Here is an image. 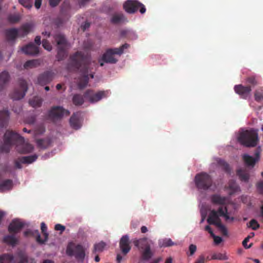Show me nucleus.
Instances as JSON below:
<instances>
[{
    "instance_id": "nucleus-24",
    "label": "nucleus",
    "mask_w": 263,
    "mask_h": 263,
    "mask_svg": "<svg viewBox=\"0 0 263 263\" xmlns=\"http://www.w3.org/2000/svg\"><path fill=\"white\" fill-rule=\"evenodd\" d=\"M227 198L219 194H215L211 196V200L213 204L224 205L226 204Z\"/></svg>"
},
{
    "instance_id": "nucleus-49",
    "label": "nucleus",
    "mask_w": 263,
    "mask_h": 263,
    "mask_svg": "<svg viewBox=\"0 0 263 263\" xmlns=\"http://www.w3.org/2000/svg\"><path fill=\"white\" fill-rule=\"evenodd\" d=\"M42 46L46 50L50 51L52 49V46L50 43L46 39H43L42 41Z\"/></svg>"
},
{
    "instance_id": "nucleus-3",
    "label": "nucleus",
    "mask_w": 263,
    "mask_h": 263,
    "mask_svg": "<svg viewBox=\"0 0 263 263\" xmlns=\"http://www.w3.org/2000/svg\"><path fill=\"white\" fill-rule=\"evenodd\" d=\"M134 246L140 251L141 257L139 263L141 261H148L154 255V253L151 250V245L153 244L152 240L146 237L140 239H135L133 241Z\"/></svg>"
},
{
    "instance_id": "nucleus-21",
    "label": "nucleus",
    "mask_w": 263,
    "mask_h": 263,
    "mask_svg": "<svg viewBox=\"0 0 263 263\" xmlns=\"http://www.w3.org/2000/svg\"><path fill=\"white\" fill-rule=\"evenodd\" d=\"M10 119V112L7 109L0 111V127H6Z\"/></svg>"
},
{
    "instance_id": "nucleus-23",
    "label": "nucleus",
    "mask_w": 263,
    "mask_h": 263,
    "mask_svg": "<svg viewBox=\"0 0 263 263\" xmlns=\"http://www.w3.org/2000/svg\"><path fill=\"white\" fill-rule=\"evenodd\" d=\"M80 117V114L77 112L74 113L70 117L69 120L70 126L75 129H78L81 127Z\"/></svg>"
},
{
    "instance_id": "nucleus-25",
    "label": "nucleus",
    "mask_w": 263,
    "mask_h": 263,
    "mask_svg": "<svg viewBox=\"0 0 263 263\" xmlns=\"http://www.w3.org/2000/svg\"><path fill=\"white\" fill-rule=\"evenodd\" d=\"M9 80L10 75L8 71L5 70L0 73V91L4 90Z\"/></svg>"
},
{
    "instance_id": "nucleus-55",
    "label": "nucleus",
    "mask_w": 263,
    "mask_h": 263,
    "mask_svg": "<svg viewBox=\"0 0 263 263\" xmlns=\"http://www.w3.org/2000/svg\"><path fill=\"white\" fill-rule=\"evenodd\" d=\"M257 189L260 193H263V181H259L257 183Z\"/></svg>"
},
{
    "instance_id": "nucleus-31",
    "label": "nucleus",
    "mask_w": 263,
    "mask_h": 263,
    "mask_svg": "<svg viewBox=\"0 0 263 263\" xmlns=\"http://www.w3.org/2000/svg\"><path fill=\"white\" fill-rule=\"evenodd\" d=\"M218 165L227 173L230 174L231 172V168L229 164L224 160L218 159L217 160Z\"/></svg>"
},
{
    "instance_id": "nucleus-45",
    "label": "nucleus",
    "mask_w": 263,
    "mask_h": 263,
    "mask_svg": "<svg viewBox=\"0 0 263 263\" xmlns=\"http://www.w3.org/2000/svg\"><path fill=\"white\" fill-rule=\"evenodd\" d=\"M20 260L18 263H32L33 259H29L25 254L20 255Z\"/></svg>"
},
{
    "instance_id": "nucleus-28",
    "label": "nucleus",
    "mask_w": 263,
    "mask_h": 263,
    "mask_svg": "<svg viewBox=\"0 0 263 263\" xmlns=\"http://www.w3.org/2000/svg\"><path fill=\"white\" fill-rule=\"evenodd\" d=\"M12 181L6 179L0 182V192H3L6 190H10L12 187Z\"/></svg>"
},
{
    "instance_id": "nucleus-44",
    "label": "nucleus",
    "mask_w": 263,
    "mask_h": 263,
    "mask_svg": "<svg viewBox=\"0 0 263 263\" xmlns=\"http://www.w3.org/2000/svg\"><path fill=\"white\" fill-rule=\"evenodd\" d=\"M37 64V60H29L27 61L24 65L25 68H33L35 67Z\"/></svg>"
},
{
    "instance_id": "nucleus-40",
    "label": "nucleus",
    "mask_w": 263,
    "mask_h": 263,
    "mask_svg": "<svg viewBox=\"0 0 263 263\" xmlns=\"http://www.w3.org/2000/svg\"><path fill=\"white\" fill-rule=\"evenodd\" d=\"M246 83L250 84L252 86H255L258 84V79L255 76H251L247 78Z\"/></svg>"
},
{
    "instance_id": "nucleus-19",
    "label": "nucleus",
    "mask_w": 263,
    "mask_h": 263,
    "mask_svg": "<svg viewBox=\"0 0 263 263\" xmlns=\"http://www.w3.org/2000/svg\"><path fill=\"white\" fill-rule=\"evenodd\" d=\"M234 90L241 98L246 99L249 96L252 89L251 86H245L241 84H239L235 86Z\"/></svg>"
},
{
    "instance_id": "nucleus-32",
    "label": "nucleus",
    "mask_w": 263,
    "mask_h": 263,
    "mask_svg": "<svg viewBox=\"0 0 263 263\" xmlns=\"http://www.w3.org/2000/svg\"><path fill=\"white\" fill-rule=\"evenodd\" d=\"M237 175L239 176L241 181L247 182L249 179V174L245 170L241 169L238 170L237 171Z\"/></svg>"
},
{
    "instance_id": "nucleus-33",
    "label": "nucleus",
    "mask_w": 263,
    "mask_h": 263,
    "mask_svg": "<svg viewBox=\"0 0 263 263\" xmlns=\"http://www.w3.org/2000/svg\"><path fill=\"white\" fill-rule=\"evenodd\" d=\"M125 18L122 13H118L114 14L111 18V22L114 24H118L124 22Z\"/></svg>"
},
{
    "instance_id": "nucleus-22",
    "label": "nucleus",
    "mask_w": 263,
    "mask_h": 263,
    "mask_svg": "<svg viewBox=\"0 0 263 263\" xmlns=\"http://www.w3.org/2000/svg\"><path fill=\"white\" fill-rule=\"evenodd\" d=\"M22 50L26 54L29 55H36L39 52L38 47L34 45L32 43H29L27 45L23 47Z\"/></svg>"
},
{
    "instance_id": "nucleus-53",
    "label": "nucleus",
    "mask_w": 263,
    "mask_h": 263,
    "mask_svg": "<svg viewBox=\"0 0 263 263\" xmlns=\"http://www.w3.org/2000/svg\"><path fill=\"white\" fill-rule=\"evenodd\" d=\"M54 229L56 231H60L61 233H62L65 230V227L61 224H57L55 225Z\"/></svg>"
},
{
    "instance_id": "nucleus-20",
    "label": "nucleus",
    "mask_w": 263,
    "mask_h": 263,
    "mask_svg": "<svg viewBox=\"0 0 263 263\" xmlns=\"http://www.w3.org/2000/svg\"><path fill=\"white\" fill-rule=\"evenodd\" d=\"M24 225V223L19 219H13L8 227V231L10 233H17L21 231Z\"/></svg>"
},
{
    "instance_id": "nucleus-51",
    "label": "nucleus",
    "mask_w": 263,
    "mask_h": 263,
    "mask_svg": "<svg viewBox=\"0 0 263 263\" xmlns=\"http://www.w3.org/2000/svg\"><path fill=\"white\" fill-rule=\"evenodd\" d=\"M197 247L196 245L191 244L189 246L190 256H192L196 251Z\"/></svg>"
},
{
    "instance_id": "nucleus-60",
    "label": "nucleus",
    "mask_w": 263,
    "mask_h": 263,
    "mask_svg": "<svg viewBox=\"0 0 263 263\" xmlns=\"http://www.w3.org/2000/svg\"><path fill=\"white\" fill-rule=\"evenodd\" d=\"M90 27V23L88 22H85L83 25L81 26V28L83 31L86 30Z\"/></svg>"
},
{
    "instance_id": "nucleus-26",
    "label": "nucleus",
    "mask_w": 263,
    "mask_h": 263,
    "mask_svg": "<svg viewBox=\"0 0 263 263\" xmlns=\"http://www.w3.org/2000/svg\"><path fill=\"white\" fill-rule=\"evenodd\" d=\"M216 212H217V215L218 218L220 217H223L226 221L230 220L231 221H233L234 219L233 217H230L228 215V209L226 206H220Z\"/></svg>"
},
{
    "instance_id": "nucleus-39",
    "label": "nucleus",
    "mask_w": 263,
    "mask_h": 263,
    "mask_svg": "<svg viewBox=\"0 0 263 263\" xmlns=\"http://www.w3.org/2000/svg\"><path fill=\"white\" fill-rule=\"evenodd\" d=\"M255 100L257 102L263 101V88L259 87L255 90L254 93Z\"/></svg>"
},
{
    "instance_id": "nucleus-8",
    "label": "nucleus",
    "mask_w": 263,
    "mask_h": 263,
    "mask_svg": "<svg viewBox=\"0 0 263 263\" xmlns=\"http://www.w3.org/2000/svg\"><path fill=\"white\" fill-rule=\"evenodd\" d=\"M28 90V86L26 81L22 79L18 80V85L14 88L9 96L13 100H20L23 99Z\"/></svg>"
},
{
    "instance_id": "nucleus-14",
    "label": "nucleus",
    "mask_w": 263,
    "mask_h": 263,
    "mask_svg": "<svg viewBox=\"0 0 263 263\" xmlns=\"http://www.w3.org/2000/svg\"><path fill=\"white\" fill-rule=\"evenodd\" d=\"M70 112L61 106H54L51 108L48 112L49 118L52 120L62 118L63 116H69Z\"/></svg>"
},
{
    "instance_id": "nucleus-29",
    "label": "nucleus",
    "mask_w": 263,
    "mask_h": 263,
    "mask_svg": "<svg viewBox=\"0 0 263 263\" xmlns=\"http://www.w3.org/2000/svg\"><path fill=\"white\" fill-rule=\"evenodd\" d=\"M3 241L8 245L14 246L17 244L18 240L13 235H8L4 237Z\"/></svg>"
},
{
    "instance_id": "nucleus-13",
    "label": "nucleus",
    "mask_w": 263,
    "mask_h": 263,
    "mask_svg": "<svg viewBox=\"0 0 263 263\" xmlns=\"http://www.w3.org/2000/svg\"><path fill=\"white\" fill-rule=\"evenodd\" d=\"M108 93L107 91H99L95 92L93 90L88 89L84 94V98L90 103H95L103 98H105Z\"/></svg>"
},
{
    "instance_id": "nucleus-35",
    "label": "nucleus",
    "mask_w": 263,
    "mask_h": 263,
    "mask_svg": "<svg viewBox=\"0 0 263 263\" xmlns=\"http://www.w3.org/2000/svg\"><path fill=\"white\" fill-rule=\"evenodd\" d=\"M12 255L4 254L0 256V263H11L13 260Z\"/></svg>"
},
{
    "instance_id": "nucleus-15",
    "label": "nucleus",
    "mask_w": 263,
    "mask_h": 263,
    "mask_svg": "<svg viewBox=\"0 0 263 263\" xmlns=\"http://www.w3.org/2000/svg\"><path fill=\"white\" fill-rule=\"evenodd\" d=\"M260 152V147H258L255 150L254 154L255 157L250 156L248 154H244L242 156V159L245 164L247 166H251L252 167H254L256 162L259 160Z\"/></svg>"
},
{
    "instance_id": "nucleus-37",
    "label": "nucleus",
    "mask_w": 263,
    "mask_h": 263,
    "mask_svg": "<svg viewBox=\"0 0 263 263\" xmlns=\"http://www.w3.org/2000/svg\"><path fill=\"white\" fill-rule=\"evenodd\" d=\"M42 103V100L39 97H34L29 100L30 105L33 107H40Z\"/></svg>"
},
{
    "instance_id": "nucleus-16",
    "label": "nucleus",
    "mask_w": 263,
    "mask_h": 263,
    "mask_svg": "<svg viewBox=\"0 0 263 263\" xmlns=\"http://www.w3.org/2000/svg\"><path fill=\"white\" fill-rule=\"evenodd\" d=\"M37 158L36 155L19 157L14 160V167L16 169H21L22 164H30L34 162Z\"/></svg>"
},
{
    "instance_id": "nucleus-56",
    "label": "nucleus",
    "mask_w": 263,
    "mask_h": 263,
    "mask_svg": "<svg viewBox=\"0 0 263 263\" xmlns=\"http://www.w3.org/2000/svg\"><path fill=\"white\" fill-rule=\"evenodd\" d=\"M12 110L17 114H19L21 112L22 108L21 106L16 105V106H13Z\"/></svg>"
},
{
    "instance_id": "nucleus-43",
    "label": "nucleus",
    "mask_w": 263,
    "mask_h": 263,
    "mask_svg": "<svg viewBox=\"0 0 263 263\" xmlns=\"http://www.w3.org/2000/svg\"><path fill=\"white\" fill-rule=\"evenodd\" d=\"M106 244L105 242L101 241L95 245L94 250L95 252H102Z\"/></svg>"
},
{
    "instance_id": "nucleus-1",
    "label": "nucleus",
    "mask_w": 263,
    "mask_h": 263,
    "mask_svg": "<svg viewBox=\"0 0 263 263\" xmlns=\"http://www.w3.org/2000/svg\"><path fill=\"white\" fill-rule=\"evenodd\" d=\"M91 63L90 58L82 51H77L69 57L67 64L68 69L74 71H79L82 74L78 82V87L80 89H83L87 86L89 77L91 79L94 78V73L88 74L91 71Z\"/></svg>"
},
{
    "instance_id": "nucleus-54",
    "label": "nucleus",
    "mask_w": 263,
    "mask_h": 263,
    "mask_svg": "<svg viewBox=\"0 0 263 263\" xmlns=\"http://www.w3.org/2000/svg\"><path fill=\"white\" fill-rule=\"evenodd\" d=\"M61 0H49V5L52 7H54L59 5Z\"/></svg>"
},
{
    "instance_id": "nucleus-47",
    "label": "nucleus",
    "mask_w": 263,
    "mask_h": 263,
    "mask_svg": "<svg viewBox=\"0 0 263 263\" xmlns=\"http://www.w3.org/2000/svg\"><path fill=\"white\" fill-rule=\"evenodd\" d=\"M19 3L24 7L30 9L32 7L30 0H18Z\"/></svg>"
},
{
    "instance_id": "nucleus-12",
    "label": "nucleus",
    "mask_w": 263,
    "mask_h": 263,
    "mask_svg": "<svg viewBox=\"0 0 263 263\" xmlns=\"http://www.w3.org/2000/svg\"><path fill=\"white\" fill-rule=\"evenodd\" d=\"M216 213V210H212L209 214L207 219V222L210 224H213L217 226L223 236H228V232L227 229L222 224L221 219L220 218L218 217Z\"/></svg>"
},
{
    "instance_id": "nucleus-17",
    "label": "nucleus",
    "mask_w": 263,
    "mask_h": 263,
    "mask_svg": "<svg viewBox=\"0 0 263 263\" xmlns=\"http://www.w3.org/2000/svg\"><path fill=\"white\" fill-rule=\"evenodd\" d=\"M54 74V73L51 70L46 71L39 75L37 82L41 85H45L53 80Z\"/></svg>"
},
{
    "instance_id": "nucleus-46",
    "label": "nucleus",
    "mask_w": 263,
    "mask_h": 263,
    "mask_svg": "<svg viewBox=\"0 0 263 263\" xmlns=\"http://www.w3.org/2000/svg\"><path fill=\"white\" fill-rule=\"evenodd\" d=\"M8 19L10 23H15L20 21V17L18 15L12 14L8 16Z\"/></svg>"
},
{
    "instance_id": "nucleus-11",
    "label": "nucleus",
    "mask_w": 263,
    "mask_h": 263,
    "mask_svg": "<svg viewBox=\"0 0 263 263\" xmlns=\"http://www.w3.org/2000/svg\"><path fill=\"white\" fill-rule=\"evenodd\" d=\"M123 8L126 12L130 14L135 13L139 8L141 14L146 11L144 5L137 0H127L124 3Z\"/></svg>"
},
{
    "instance_id": "nucleus-61",
    "label": "nucleus",
    "mask_w": 263,
    "mask_h": 263,
    "mask_svg": "<svg viewBox=\"0 0 263 263\" xmlns=\"http://www.w3.org/2000/svg\"><path fill=\"white\" fill-rule=\"evenodd\" d=\"M205 230L208 231L211 236H214L213 232L211 229V228L209 226H206L205 227Z\"/></svg>"
},
{
    "instance_id": "nucleus-58",
    "label": "nucleus",
    "mask_w": 263,
    "mask_h": 263,
    "mask_svg": "<svg viewBox=\"0 0 263 263\" xmlns=\"http://www.w3.org/2000/svg\"><path fill=\"white\" fill-rule=\"evenodd\" d=\"M204 261H205L204 257L202 255H201L196 260V261L195 262V263H204Z\"/></svg>"
},
{
    "instance_id": "nucleus-34",
    "label": "nucleus",
    "mask_w": 263,
    "mask_h": 263,
    "mask_svg": "<svg viewBox=\"0 0 263 263\" xmlns=\"http://www.w3.org/2000/svg\"><path fill=\"white\" fill-rule=\"evenodd\" d=\"M84 97L80 94L74 95L72 98L73 103L76 106L82 105L84 103Z\"/></svg>"
},
{
    "instance_id": "nucleus-27",
    "label": "nucleus",
    "mask_w": 263,
    "mask_h": 263,
    "mask_svg": "<svg viewBox=\"0 0 263 263\" xmlns=\"http://www.w3.org/2000/svg\"><path fill=\"white\" fill-rule=\"evenodd\" d=\"M5 35L8 41H14L17 36H20L18 29L10 28L5 31Z\"/></svg>"
},
{
    "instance_id": "nucleus-4",
    "label": "nucleus",
    "mask_w": 263,
    "mask_h": 263,
    "mask_svg": "<svg viewBox=\"0 0 263 263\" xmlns=\"http://www.w3.org/2000/svg\"><path fill=\"white\" fill-rule=\"evenodd\" d=\"M130 45L127 43H125L119 48H109L106 50L102 57L98 60V62L100 66H103L104 63L109 64H115L118 60L114 57L115 54L121 55L124 49H127Z\"/></svg>"
},
{
    "instance_id": "nucleus-10",
    "label": "nucleus",
    "mask_w": 263,
    "mask_h": 263,
    "mask_svg": "<svg viewBox=\"0 0 263 263\" xmlns=\"http://www.w3.org/2000/svg\"><path fill=\"white\" fill-rule=\"evenodd\" d=\"M41 229L43 233L44 239H42L41 238V236L38 230H28L24 232V234L25 236H32L36 237V241L40 244L45 243L48 240V234L47 232V226L45 223L42 222L41 226Z\"/></svg>"
},
{
    "instance_id": "nucleus-57",
    "label": "nucleus",
    "mask_w": 263,
    "mask_h": 263,
    "mask_svg": "<svg viewBox=\"0 0 263 263\" xmlns=\"http://www.w3.org/2000/svg\"><path fill=\"white\" fill-rule=\"evenodd\" d=\"M212 236L213 237L214 242L216 244L220 243L222 240V238L220 237L215 236L214 234V236Z\"/></svg>"
},
{
    "instance_id": "nucleus-5",
    "label": "nucleus",
    "mask_w": 263,
    "mask_h": 263,
    "mask_svg": "<svg viewBox=\"0 0 263 263\" xmlns=\"http://www.w3.org/2000/svg\"><path fill=\"white\" fill-rule=\"evenodd\" d=\"M53 37L57 43V58L59 61H62L67 56L70 45L64 34L58 33Z\"/></svg>"
},
{
    "instance_id": "nucleus-42",
    "label": "nucleus",
    "mask_w": 263,
    "mask_h": 263,
    "mask_svg": "<svg viewBox=\"0 0 263 263\" xmlns=\"http://www.w3.org/2000/svg\"><path fill=\"white\" fill-rule=\"evenodd\" d=\"M212 259H218L220 260H226L228 259V257L225 254L214 253L212 255Z\"/></svg>"
},
{
    "instance_id": "nucleus-2",
    "label": "nucleus",
    "mask_w": 263,
    "mask_h": 263,
    "mask_svg": "<svg viewBox=\"0 0 263 263\" xmlns=\"http://www.w3.org/2000/svg\"><path fill=\"white\" fill-rule=\"evenodd\" d=\"M4 142L0 146L1 152L8 153L13 145H22V153L31 152L33 147L30 144H24V139L19 134L13 131L7 130L4 135Z\"/></svg>"
},
{
    "instance_id": "nucleus-59",
    "label": "nucleus",
    "mask_w": 263,
    "mask_h": 263,
    "mask_svg": "<svg viewBox=\"0 0 263 263\" xmlns=\"http://www.w3.org/2000/svg\"><path fill=\"white\" fill-rule=\"evenodd\" d=\"M42 0H35L34 3V6L36 9H39L41 7Z\"/></svg>"
},
{
    "instance_id": "nucleus-62",
    "label": "nucleus",
    "mask_w": 263,
    "mask_h": 263,
    "mask_svg": "<svg viewBox=\"0 0 263 263\" xmlns=\"http://www.w3.org/2000/svg\"><path fill=\"white\" fill-rule=\"evenodd\" d=\"M34 42L37 45H40L41 44V37L40 36H36L34 39Z\"/></svg>"
},
{
    "instance_id": "nucleus-63",
    "label": "nucleus",
    "mask_w": 263,
    "mask_h": 263,
    "mask_svg": "<svg viewBox=\"0 0 263 263\" xmlns=\"http://www.w3.org/2000/svg\"><path fill=\"white\" fill-rule=\"evenodd\" d=\"M122 260V257L120 254H117V262L118 263H121V261Z\"/></svg>"
},
{
    "instance_id": "nucleus-18",
    "label": "nucleus",
    "mask_w": 263,
    "mask_h": 263,
    "mask_svg": "<svg viewBox=\"0 0 263 263\" xmlns=\"http://www.w3.org/2000/svg\"><path fill=\"white\" fill-rule=\"evenodd\" d=\"M129 243V237L127 235L123 236L120 239L119 247L122 253L124 255H126L131 250Z\"/></svg>"
},
{
    "instance_id": "nucleus-9",
    "label": "nucleus",
    "mask_w": 263,
    "mask_h": 263,
    "mask_svg": "<svg viewBox=\"0 0 263 263\" xmlns=\"http://www.w3.org/2000/svg\"><path fill=\"white\" fill-rule=\"evenodd\" d=\"M66 253L69 256H74L77 260L83 261L85 256V250L83 247L81 245H76L73 242L68 243Z\"/></svg>"
},
{
    "instance_id": "nucleus-30",
    "label": "nucleus",
    "mask_w": 263,
    "mask_h": 263,
    "mask_svg": "<svg viewBox=\"0 0 263 263\" xmlns=\"http://www.w3.org/2000/svg\"><path fill=\"white\" fill-rule=\"evenodd\" d=\"M31 25L29 24H26L23 25L19 29L20 36L23 37L27 35L31 29Z\"/></svg>"
},
{
    "instance_id": "nucleus-41",
    "label": "nucleus",
    "mask_w": 263,
    "mask_h": 263,
    "mask_svg": "<svg viewBox=\"0 0 263 263\" xmlns=\"http://www.w3.org/2000/svg\"><path fill=\"white\" fill-rule=\"evenodd\" d=\"M228 187L232 192L230 193V195L238 191L239 189L238 185L237 184L236 182L233 180H230L228 184Z\"/></svg>"
},
{
    "instance_id": "nucleus-52",
    "label": "nucleus",
    "mask_w": 263,
    "mask_h": 263,
    "mask_svg": "<svg viewBox=\"0 0 263 263\" xmlns=\"http://www.w3.org/2000/svg\"><path fill=\"white\" fill-rule=\"evenodd\" d=\"M249 239L250 237H247L242 241V245L246 249H249L252 246V243H250L249 246L247 245V243L249 241Z\"/></svg>"
},
{
    "instance_id": "nucleus-64",
    "label": "nucleus",
    "mask_w": 263,
    "mask_h": 263,
    "mask_svg": "<svg viewBox=\"0 0 263 263\" xmlns=\"http://www.w3.org/2000/svg\"><path fill=\"white\" fill-rule=\"evenodd\" d=\"M147 229L145 226H142L141 228V231L142 233H145L146 232H147Z\"/></svg>"
},
{
    "instance_id": "nucleus-48",
    "label": "nucleus",
    "mask_w": 263,
    "mask_h": 263,
    "mask_svg": "<svg viewBox=\"0 0 263 263\" xmlns=\"http://www.w3.org/2000/svg\"><path fill=\"white\" fill-rule=\"evenodd\" d=\"M249 227H251L253 230H256L259 227V224L255 219L251 220L249 222Z\"/></svg>"
},
{
    "instance_id": "nucleus-36",
    "label": "nucleus",
    "mask_w": 263,
    "mask_h": 263,
    "mask_svg": "<svg viewBox=\"0 0 263 263\" xmlns=\"http://www.w3.org/2000/svg\"><path fill=\"white\" fill-rule=\"evenodd\" d=\"M175 245L171 238H165L159 242V245L160 247H168Z\"/></svg>"
},
{
    "instance_id": "nucleus-38",
    "label": "nucleus",
    "mask_w": 263,
    "mask_h": 263,
    "mask_svg": "<svg viewBox=\"0 0 263 263\" xmlns=\"http://www.w3.org/2000/svg\"><path fill=\"white\" fill-rule=\"evenodd\" d=\"M50 142L48 139H40L36 140V144L39 147L43 149L46 148L49 145Z\"/></svg>"
},
{
    "instance_id": "nucleus-6",
    "label": "nucleus",
    "mask_w": 263,
    "mask_h": 263,
    "mask_svg": "<svg viewBox=\"0 0 263 263\" xmlns=\"http://www.w3.org/2000/svg\"><path fill=\"white\" fill-rule=\"evenodd\" d=\"M238 141L246 147H255L258 142V130H246L239 134Z\"/></svg>"
},
{
    "instance_id": "nucleus-7",
    "label": "nucleus",
    "mask_w": 263,
    "mask_h": 263,
    "mask_svg": "<svg viewBox=\"0 0 263 263\" xmlns=\"http://www.w3.org/2000/svg\"><path fill=\"white\" fill-rule=\"evenodd\" d=\"M195 183L199 190H207L212 185L213 180L210 175L201 172L195 176Z\"/></svg>"
},
{
    "instance_id": "nucleus-50",
    "label": "nucleus",
    "mask_w": 263,
    "mask_h": 263,
    "mask_svg": "<svg viewBox=\"0 0 263 263\" xmlns=\"http://www.w3.org/2000/svg\"><path fill=\"white\" fill-rule=\"evenodd\" d=\"M26 122L29 124H33L35 121V117L34 116H31L27 117L26 120Z\"/></svg>"
}]
</instances>
